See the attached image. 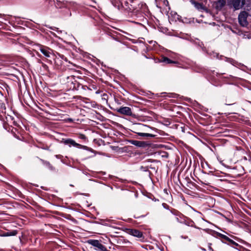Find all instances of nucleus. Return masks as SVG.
I'll list each match as a JSON object with an SVG mask.
<instances>
[{
	"label": "nucleus",
	"mask_w": 251,
	"mask_h": 251,
	"mask_svg": "<svg viewBox=\"0 0 251 251\" xmlns=\"http://www.w3.org/2000/svg\"><path fill=\"white\" fill-rule=\"evenodd\" d=\"M118 8L119 10L123 8L129 13H131L132 15L137 17L140 18L143 16V13L140 9L139 5L135 1L130 0L129 2L127 1L121 2V5H119Z\"/></svg>",
	"instance_id": "obj_1"
},
{
	"label": "nucleus",
	"mask_w": 251,
	"mask_h": 251,
	"mask_svg": "<svg viewBox=\"0 0 251 251\" xmlns=\"http://www.w3.org/2000/svg\"><path fill=\"white\" fill-rule=\"evenodd\" d=\"M245 0H230L228 1V4L235 10H237L242 8L245 4Z\"/></svg>",
	"instance_id": "obj_2"
},
{
	"label": "nucleus",
	"mask_w": 251,
	"mask_h": 251,
	"mask_svg": "<svg viewBox=\"0 0 251 251\" xmlns=\"http://www.w3.org/2000/svg\"><path fill=\"white\" fill-rule=\"evenodd\" d=\"M248 13L245 11L241 12L238 16V21L240 25L242 26H246L248 24L247 21Z\"/></svg>",
	"instance_id": "obj_3"
},
{
	"label": "nucleus",
	"mask_w": 251,
	"mask_h": 251,
	"mask_svg": "<svg viewBox=\"0 0 251 251\" xmlns=\"http://www.w3.org/2000/svg\"><path fill=\"white\" fill-rule=\"evenodd\" d=\"M38 47L39 50L46 57L49 58L52 54V50L48 47L40 45Z\"/></svg>",
	"instance_id": "obj_4"
},
{
	"label": "nucleus",
	"mask_w": 251,
	"mask_h": 251,
	"mask_svg": "<svg viewBox=\"0 0 251 251\" xmlns=\"http://www.w3.org/2000/svg\"><path fill=\"white\" fill-rule=\"evenodd\" d=\"M87 243L92 245L94 247H97L100 251H103L105 250V247L101 243H100L99 241L97 240L90 239L88 240Z\"/></svg>",
	"instance_id": "obj_5"
},
{
	"label": "nucleus",
	"mask_w": 251,
	"mask_h": 251,
	"mask_svg": "<svg viewBox=\"0 0 251 251\" xmlns=\"http://www.w3.org/2000/svg\"><path fill=\"white\" fill-rule=\"evenodd\" d=\"M117 112L121 114L127 116H131L132 115V111L129 107H121L117 109Z\"/></svg>",
	"instance_id": "obj_6"
},
{
	"label": "nucleus",
	"mask_w": 251,
	"mask_h": 251,
	"mask_svg": "<svg viewBox=\"0 0 251 251\" xmlns=\"http://www.w3.org/2000/svg\"><path fill=\"white\" fill-rule=\"evenodd\" d=\"M65 145H68L70 147L74 146L78 148H82L83 146L79 144L76 143L74 140L69 138L64 140L63 141Z\"/></svg>",
	"instance_id": "obj_7"
},
{
	"label": "nucleus",
	"mask_w": 251,
	"mask_h": 251,
	"mask_svg": "<svg viewBox=\"0 0 251 251\" xmlns=\"http://www.w3.org/2000/svg\"><path fill=\"white\" fill-rule=\"evenodd\" d=\"M128 233L133 236L138 237V238H142L143 237V233L141 231H139L138 229H129L128 230Z\"/></svg>",
	"instance_id": "obj_8"
},
{
	"label": "nucleus",
	"mask_w": 251,
	"mask_h": 251,
	"mask_svg": "<svg viewBox=\"0 0 251 251\" xmlns=\"http://www.w3.org/2000/svg\"><path fill=\"white\" fill-rule=\"evenodd\" d=\"M215 7L218 10L221 9L226 4L225 0H218L215 2Z\"/></svg>",
	"instance_id": "obj_9"
},
{
	"label": "nucleus",
	"mask_w": 251,
	"mask_h": 251,
	"mask_svg": "<svg viewBox=\"0 0 251 251\" xmlns=\"http://www.w3.org/2000/svg\"><path fill=\"white\" fill-rule=\"evenodd\" d=\"M18 232L17 230H14L11 231L4 232L2 234H0L1 237L11 236H15L17 235Z\"/></svg>",
	"instance_id": "obj_10"
},
{
	"label": "nucleus",
	"mask_w": 251,
	"mask_h": 251,
	"mask_svg": "<svg viewBox=\"0 0 251 251\" xmlns=\"http://www.w3.org/2000/svg\"><path fill=\"white\" fill-rule=\"evenodd\" d=\"M162 206L166 209H169L170 210L171 213H172L173 214L175 215H176V216H177L178 215V212L175 209H170V206L166 203H162Z\"/></svg>",
	"instance_id": "obj_11"
},
{
	"label": "nucleus",
	"mask_w": 251,
	"mask_h": 251,
	"mask_svg": "<svg viewBox=\"0 0 251 251\" xmlns=\"http://www.w3.org/2000/svg\"><path fill=\"white\" fill-rule=\"evenodd\" d=\"M132 144L140 147H144L147 145V143L145 142L140 141H133Z\"/></svg>",
	"instance_id": "obj_12"
},
{
	"label": "nucleus",
	"mask_w": 251,
	"mask_h": 251,
	"mask_svg": "<svg viewBox=\"0 0 251 251\" xmlns=\"http://www.w3.org/2000/svg\"><path fill=\"white\" fill-rule=\"evenodd\" d=\"M221 237L223 239H224L227 241L228 242H229L231 244H232L233 245H236V246L238 245V244L237 243H236L235 241H234L232 239H230L229 237H228L226 235H223V234H221Z\"/></svg>",
	"instance_id": "obj_13"
},
{
	"label": "nucleus",
	"mask_w": 251,
	"mask_h": 251,
	"mask_svg": "<svg viewBox=\"0 0 251 251\" xmlns=\"http://www.w3.org/2000/svg\"><path fill=\"white\" fill-rule=\"evenodd\" d=\"M137 135L142 137H154L155 136L154 135L150 134V133H145L142 132H135Z\"/></svg>",
	"instance_id": "obj_14"
},
{
	"label": "nucleus",
	"mask_w": 251,
	"mask_h": 251,
	"mask_svg": "<svg viewBox=\"0 0 251 251\" xmlns=\"http://www.w3.org/2000/svg\"><path fill=\"white\" fill-rule=\"evenodd\" d=\"M161 62L165 63L166 64L176 63L175 61H173L166 57H163L161 60Z\"/></svg>",
	"instance_id": "obj_15"
},
{
	"label": "nucleus",
	"mask_w": 251,
	"mask_h": 251,
	"mask_svg": "<svg viewBox=\"0 0 251 251\" xmlns=\"http://www.w3.org/2000/svg\"><path fill=\"white\" fill-rule=\"evenodd\" d=\"M192 2L194 3L195 5V6L197 7V8L198 9H200L201 8H202V4L199 3H198V2H195L194 1H192Z\"/></svg>",
	"instance_id": "obj_16"
},
{
	"label": "nucleus",
	"mask_w": 251,
	"mask_h": 251,
	"mask_svg": "<svg viewBox=\"0 0 251 251\" xmlns=\"http://www.w3.org/2000/svg\"><path fill=\"white\" fill-rule=\"evenodd\" d=\"M5 110V105L3 103H2L0 106V111L1 112H5L4 111Z\"/></svg>",
	"instance_id": "obj_17"
},
{
	"label": "nucleus",
	"mask_w": 251,
	"mask_h": 251,
	"mask_svg": "<svg viewBox=\"0 0 251 251\" xmlns=\"http://www.w3.org/2000/svg\"><path fill=\"white\" fill-rule=\"evenodd\" d=\"M169 98H176L177 97V95L176 94H174V93H171V94H169L168 96H167Z\"/></svg>",
	"instance_id": "obj_18"
},
{
	"label": "nucleus",
	"mask_w": 251,
	"mask_h": 251,
	"mask_svg": "<svg viewBox=\"0 0 251 251\" xmlns=\"http://www.w3.org/2000/svg\"><path fill=\"white\" fill-rule=\"evenodd\" d=\"M60 3L61 4V3H62V2H61L60 0H57V2H56V4H57V5L58 6H62V5H60ZM65 4L64 3V2H63V3H62V6H63V5H65Z\"/></svg>",
	"instance_id": "obj_19"
},
{
	"label": "nucleus",
	"mask_w": 251,
	"mask_h": 251,
	"mask_svg": "<svg viewBox=\"0 0 251 251\" xmlns=\"http://www.w3.org/2000/svg\"><path fill=\"white\" fill-rule=\"evenodd\" d=\"M231 64H233V63H234V60L233 59H228V60Z\"/></svg>",
	"instance_id": "obj_20"
},
{
	"label": "nucleus",
	"mask_w": 251,
	"mask_h": 251,
	"mask_svg": "<svg viewBox=\"0 0 251 251\" xmlns=\"http://www.w3.org/2000/svg\"><path fill=\"white\" fill-rule=\"evenodd\" d=\"M61 156H61V155H59H59H56V157L57 158H58V159H60V158H61Z\"/></svg>",
	"instance_id": "obj_21"
},
{
	"label": "nucleus",
	"mask_w": 251,
	"mask_h": 251,
	"mask_svg": "<svg viewBox=\"0 0 251 251\" xmlns=\"http://www.w3.org/2000/svg\"><path fill=\"white\" fill-rule=\"evenodd\" d=\"M142 126L145 127H148L147 126H145V125H142Z\"/></svg>",
	"instance_id": "obj_22"
},
{
	"label": "nucleus",
	"mask_w": 251,
	"mask_h": 251,
	"mask_svg": "<svg viewBox=\"0 0 251 251\" xmlns=\"http://www.w3.org/2000/svg\"><path fill=\"white\" fill-rule=\"evenodd\" d=\"M176 220L177 221H179V219H178V218L177 217H176Z\"/></svg>",
	"instance_id": "obj_23"
},
{
	"label": "nucleus",
	"mask_w": 251,
	"mask_h": 251,
	"mask_svg": "<svg viewBox=\"0 0 251 251\" xmlns=\"http://www.w3.org/2000/svg\"><path fill=\"white\" fill-rule=\"evenodd\" d=\"M209 250H210L211 251H213V250H212L211 248H209Z\"/></svg>",
	"instance_id": "obj_24"
},
{
	"label": "nucleus",
	"mask_w": 251,
	"mask_h": 251,
	"mask_svg": "<svg viewBox=\"0 0 251 251\" xmlns=\"http://www.w3.org/2000/svg\"><path fill=\"white\" fill-rule=\"evenodd\" d=\"M99 93H100V92H99V91H97V92H96V93H97V94H99Z\"/></svg>",
	"instance_id": "obj_25"
},
{
	"label": "nucleus",
	"mask_w": 251,
	"mask_h": 251,
	"mask_svg": "<svg viewBox=\"0 0 251 251\" xmlns=\"http://www.w3.org/2000/svg\"><path fill=\"white\" fill-rule=\"evenodd\" d=\"M227 105H231L232 104H226Z\"/></svg>",
	"instance_id": "obj_26"
}]
</instances>
